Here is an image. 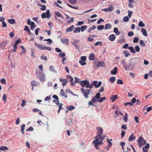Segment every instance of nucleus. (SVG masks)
Instances as JSON below:
<instances>
[{
	"mask_svg": "<svg viewBox=\"0 0 152 152\" xmlns=\"http://www.w3.org/2000/svg\"><path fill=\"white\" fill-rule=\"evenodd\" d=\"M138 25V26L140 27H143L145 26V24L142 21H140L139 22Z\"/></svg>",
	"mask_w": 152,
	"mask_h": 152,
	"instance_id": "58836bf2",
	"label": "nucleus"
},
{
	"mask_svg": "<svg viewBox=\"0 0 152 152\" xmlns=\"http://www.w3.org/2000/svg\"><path fill=\"white\" fill-rule=\"evenodd\" d=\"M100 97V94L99 93H97L93 97L92 99V101L93 102H94L97 100L99 99Z\"/></svg>",
	"mask_w": 152,
	"mask_h": 152,
	"instance_id": "0eeeda50",
	"label": "nucleus"
},
{
	"mask_svg": "<svg viewBox=\"0 0 152 152\" xmlns=\"http://www.w3.org/2000/svg\"><path fill=\"white\" fill-rule=\"evenodd\" d=\"M0 150L3 151L8 150V148L5 146H2L0 147Z\"/></svg>",
	"mask_w": 152,
	"mask_h": 152,
	"instance_id": "37998d69",
	"label": "nucleus"
},
{
	"mask_svg": "<svg viewBox=\"0 0 152 152\" xmlns=\"http://www.w3.org/2000/svg\"><path fill=\"white\" fill-rule=\"evenodd\" d=\"M69 2L72 4H74L77 3L76 0H68Z\"/></svg>",
	"mask_w": 152,
	"mask_h": 152,
	"instance_id": "3c124183",
	"label": "nucleus"
},
{
	"mask_svg": "<svg viewBox=\"0 0 152 152\" xmlns=\"http://www.w3.org/2000/svg\"><path fill=\"white\" fill-rule=\"evenodd\" d=\"M138 145L139 148H141L142 145L145 144L146 141L142 137H140L138 140Z\"/></svg>",
	"mask_w": 152,
	"mask_h": 152,
	"instance_id": "7ed1b4c3",
	"label": "nucleus"
},
{
	"mask_svg": "<svg viewBox=\"0 0 152 152\" xmlns=\"http://www.w3.org/2000/svg\"><path fill=\"white\" fill-rule=\"evenodd\" d=\"M72 44L73 45L75 46V48L76 49L78 50H79L80 46L78 45L76 43H75V42H72Z\"/></svg>",
	"mask_w": 152,
	"mask_h": 152,
	"instance_id": "a18cd8bd",
	"label": "nucleus"
},
{
	"mask_svg": "<svg viewBox=\"0 0 152 152\" xmlns=\"http://www.w3.org/2000/svg\"><path fill=\"white\" fill-rule=\"evenodd\" d=\"M117 83L118 84L121 85H122L123 84L122 80L121 79H118L117 81Z\"/></svg>",
	"mask_w": 152,
	"mask_h": 152,
	"instance_id": "338daca9",
	"label": "nucleus"
},
{
	"mask_svg": "<svg viewBox=\"0 0 152 152\" xmlns=\"http://www.w3.org/2000/svg\"><path fill=\"white\" fill-rule=\"evenodd\" d=\"M112 25L110 23H107L105 25L104 29L107 30L111 28Z\"/></svg>",
	"mask_w": 152,
	"mask_h": 152,
	"instance_id": "dca6fc26",
	"label": "nucleus"
},
{
	"mask_svg": "<svg viewBox=\"0 0 152 152\" xmlns=\"http://www.w3.org/2000/svg\"><path fill=\"white\" fill-rule=\"evenodd\" d=\"M66 108L68 110H74L75 108V107L73 106L70 105V106L67 107Z\"/></svg>",
	"mask_w": 152,
	"mask_h": 152,
	"instance_id": "79ce46f5",
	"label": "nucleus"
},
{
	"mask_svg": "<svg viewBox=\"0 0 152 152\" xmlns=\"http://www.w3.org/2000/svg\"><path fill=\"white\" fill-rule=\"evenodd\" d=\"M87 28V26H83L80 27V31L82 32L84 31Z\"/></svg>",
	"mask_w": 152,
	"mask_h": 152,
	"instance_id": "72a5a7b5",
	"label": "nucleus"
},
{
	"mask_svg": "<svg viewBox=\"0 0 152 152\" xmlns=\"http://www.w3.org/2000/svg\"><path fill=\"white\" fill-rule=\"evenodd\" d=\"M20 47L22 49V53H23L24 54H25L26 52V50L24 48V47L22 45H20Z\"/></svg>",
	"mask_w": 152,
	"mask_h": 152,
	"instance_id": "864d4df0",
	"label": "nucleus"
},
{
	"mask_svg": "<svg viewBox=\"0 0 152 152\" xmlns=\"http://www.w3.org/2000/svg\"><path fill=\"white\" fill-rule=\"evenodd\" d=\"M120 39L118 41V42L120 43H123L126 41V39L124 38V35L122 34H121Z\"/></svg>",
	"mask_w": 152,
	"mask_h": 152,
	"instance_id": "ddd939ff",
	"label": "nucleus"
},
{
	"mask_svg": "<svg viewBox=\"0 0 152 152\" xmlns=\"http://www.w3.org/2000/svg\"><path fill=\"white\" fill-rule=\"evenodd\" d=\"M113 32L115 34L116 36L120 34L121 32L119 31L118 28L115 27L113 29Z\"/></svg>",
	"mask_w": 152,
	"mask_h": 152,
	"instance_id": "a211bd4d",
	"label": "nucleus"
},
{
	"mask_svg": "<svg viewBox=\"0 0 152 152\" xmlns=\"http://www.w3.org/2000/svg\"><path fill=\"white\" fill-rule=\"evenodd\" d=\"M115 38L116 37L114 34H112L110 35V36H109V39L111 41L113 42L115 40Z\"/></svg>",
	"mask_w": 152,
	"mask_h": 152,
	"instance_id": "2eb2a0df",
	"label": "nucleus"
},
{
	"mask_svg": "<svg viewBox=\"0 0 152 152\" xmlns=\"http://www.w3.org/2000/svg\"><path fill=\"white\" fill-rule=\"evenodd\" d=\"M46 6L44 5H42L41 6V8L40 10L42 11H44L46 10Z\"/></svg>",
	"mask_w": 152,
	"mask_h": 152,
	"instance_id": "e2e57ef3",
	"label": "nucleus"
},
{
	"mask_svg": "<svg viewBox=\"0 0 152 152\" xmlns=\"http://www.w3.org/2000/svg\"><path fill=\"white\" fill-rule=\"evenodd\" d=\"M79 63L82 66H84L86 65V63L85 62V61H83L80 60L79 61Z\"/></svg>",
	"mask_w": 152,
	"mask_h": 152,
	"instance_id": "09e8293b",
	"label": "nucleus"
},
{
	"mask_svg": "<svg viewBox=\"0 0 152 152\" xmlns=\"http://www.w3.org/2000/svg\"><path fill=\"white\" fill-rule=\"evenodd\" d=\"M26 126V125L24 124H23L21 126V131L23 134H24V128Z\"/></svg>",
	"mask_w": 152,
	"mask_h": 152,
	"instance_id": "c9c22d12",
	"label": "nucleus"
},
{
	"mask_svg": "<svg viewBox=\"0 0 152 152\" xmlns=\"http://www.w3.org/2000/svg\"><path fill=\"white\" fill-rule=\"evenodd\" d=\"M81 91L84 94V95L85 97L87 99L88 97V95L89 94L90 91V90L88 89H85L83 88H81Z\"/></svg>",
	"mask_w": 152,
	"mask_h": 152,
	"instance_id": "423d86ee",
	"label": "nucleus"
},
{
	"mask_svg": "<svg viewBox=\"0 0 152 152\" xmlns=\"http://www.w3.org/2000/svg\"><path fill=\"white\" fill-rule=\"evenodd\" d=\"M61 42L63 44H65L67 45L69 44V41L68 39H61Z\"/></svg>",
	"mask_w": 152,
	"mask_h": 152,
	"instance_id": "4be33fe9",
	"label": "nucleus"
},
{
	"mask_svg": "<svg viewBox=\"0 0 152 152\" xmlns=\"http://www.w3.org/2000/svg\"><path fill=\"white\" fill-rule=\"evenodd\" d=\"M140 44L142 47L145 46V43L142 40H141L140 41Z\"/></svg>",
	"mask_w": 152,
	"mask_h": 152,
	"instance_id": "8fccbe9b",
	"label": "nucleus"
},
{
	"mask_svg": "<svg viewBox=\"0 0 152 152\" xmlns=\"http://www.w3.org/2000/svg\"><path fill=\"white\" fill-rule=\"evenodd\" d=\"M21 41V39L19 38L15 42V43L14 44L13 47H14V49L13 50V51L14 52H16V49L17 48V45H18L20 42Z\"/></svg>",
	"mask_w": 152,
	"mask_h": 152,
	"instance_id": "6e6552de",
	"label": "nucleus"
},
{
	"mask_svg": "<svg viewBox=\"0 0 152 152\" xmlns=\"http://www.w3.org/2000/svg\"><path fill=\"white\" fill-rule=\"evenodd\" d=\"M104 28L103 25H100L98 26L97 27V29L98 30H103Z\"/></svg>",
	"mask_w": 152,
	"mask_h": 152,
	"instance_id": "4c0bfd02",
	"label": "nucleus"
},
{
	"mask_svg": "<svg viewBox=\"0 0 152 152\" xmlns=\"http://www.w3.org/2000/svg\"><path fill=\"white\" fill-rule=\"evenodd\" d=\"M56 14L59 17L63 19H64V18L62 16V15L59 12H56Z\"/></svg>",
	"mask_w": 152,
	"mask_h": 152,
	"instance_id": "a19ab883",
	"label": "nucleus"
},
{
	"mask_svg": "<svg viewBox=\"0 0 152 152\" xmlns=\"http://www.w3.org/2000/svg\"><path fill=\"white\" fill-rule=\"evenodd\" d=\"M38 78L42 82H43L45 80V77H38Z\"/></svg>",
	"mask_w": 152,
	"mask_h": 152,
	"instance_id": "13d9d810",
	"label": "nucleus"
},
{
	"mask_svg": "<svg viewBox=\"0 0 152 152\" xmlns=\"http://www.w3.org/2000/svg\"><path fill=\"white\" fill-rule=\"evenodd\" d=\"M117 67H115L113 70L111 71L110 73L112 75H115L117 73Z\"/></svg>",
	"mask_w": 152,
	"mask_h": 152,
	"instance_id": "412c9836",
	"label": "nucleus"
},
{
	"mask_svg": "<svg viewBox=\"0 0 152 152\" xmlns=\"http://www.w3.org/2000/svg\"><path fill=\"white\" fill-rule=\"evenodd\" d=\"M34 45L36 47L40 50H47L49 51H51L52 50V48L50 47L46 46L43 45L38 44L37 43H34Z\"/></svg>",
	"mask_w": 152,
	"mask_h": 152,
	"instance_id": "f03ea898",
	"label": "nucleus"
},
{
	"mask_svg": "<svg viewBox=\"0 0 152 152\" xmlns=\"http://www.w3.org/2000/svg\"><path fill=\"white\" fill-rule=\"evenodd\" d=\"M128 118V116L127 114V113H125L124 116V121L125 122H127Z\"/></svg>",
	"mask_w": 152,
	"mask_h": 152,
	"instance_id": "603ef678",
	"label": "nucleus"
},
{
	"mask_svg": "<svg viewBox=\"0 0 152 152\" xmlns=\"http://www.w3.org/2000/svg\"><path fill=\"white\" fill-rule=\"evenodd\" d=\"M44 41H47L48 42V43L47 44H48H48L49 45H50L51 44L53 43L52 40L50 39H45L44 40Z\"/></svg>",
	"mask_w": 152,
	"mask_h": 152,
	"instance_id": "7c9ffc66",
	"label": "nucleus"
},
{
	"mask_svg": "<svg viewBox=\"0 0 152 152\" xmlns=\"http://www.w3.org/2000/svg\"><path fill=\"white\" fill-rule=\"evenodd\" d=\"M101 136H96L95 137V140L93 141V143H97L100 140H101Z\"/></svg>",
	"mask_w": 152,
	"mask_h": 152,
	"instance_id": "393cba45",
	"label": "nucleus"
},
{
	"mask_svg": "<svg viewBox=\"0 0 152 152\" xmlns=\"http://www.w3.org/2000/svg\"><path fill=\"white\" fill-rule=\"evenodd\" d=\"M60 93L62 96H64L65 98L67 97V96L65 94V93L64 92V90L63 89H61Z\"/></svg>",
	"mask_w": 152,
	"mask_h": 152,
	"instance_id": "ea45409f",
	"label": "nucleus"
},
{
	"mask_svg": "<svg viewBox=\"0 0 152 152\" xmlns=\"http://www.w3.org/2000/svg\"><path fill=\"white\" fill-rule=\"evenodd\" d=\"M74 28V26L73 25H72L70 26V27L66 29V32H71L73 30V29Z\"/></svg>",
	"mask_w": 152,
	"mask_h": 152,
	"instance_id": "b1692460",
	"label": "nucleus"
},
{
	"mask_svg": "<svg viewBox=\"0 0 152 152\" xmlns=\"http://www.w3.org/2000/svg\"><path fill=\"white\" fill-rule=\"evenodd\" d=\"M102 42L101 41H98L94 44V45L95 46H97L99 45H100V46H102Z\"/></svg>",
	"mask_w": 152,
	"mask_h": 152,
	"instance_id": "49530a36",
	"label": "nucleus"
},
{
	"mask_svg": "<svg viewBox=\"0 0 152 152\" xmlns=\"http://www.w3.org/2000/svg\"><path fill=\"white\" fill-rule=\"evenodd\" d=\"M95 54L94 53H91L90 54L89 59L90 60L94 61L95 59Z\"/></svg>",
	"mask_w": 152,
	"mask_h": 152,
	"instance_id": "6ab92c4d",
	"label": "nucleus"
},
{
	"mask_svg": "<svg viewBox=\"0 0 152 152\" xmlns=\"http://www.w3.org/2000/svg\"><path fill=\"white\" fill-rule=\"evenodd\" d=\"M64 119L66 120V124H67V125L68 126H70V124H73V123L72 122V120L71 119H69V124L67 122V121H68V120L66 119V118H64Z\"/></svg>",
	"mask_w": 152,
	"mask_h": 152,
	"instance_id": "cd10ccee",
	"label": "nucleus"
},
{
	"mask_svg": "<svg viewBox=\"0 0 152 152\" xmlns=\"http://www.w3.org/2000/svg\"><path fill=\"white\" fill-rule=\"evenodd\" d=\"M75 83H80V80L77 77H75Z\"/></svg>",
	"mask_w": 152,
	"mask_h": 152,
	"instance_id": "680f3d73",
	"label": "nucleus"
},
{
	"mask_svg": "<svg viewBox=\"0 0 152 152\" xmlns=\"http://www.w3.org/2000/svg\"><path fill=\"white\" fill-rule=\"evenodd\" d=\"M118 98L117 95H112L111 96L110 99L112 100V102H114L116 99Z\"/></svg>",
	"mask_w": 152,
	"mask_h": 152,
	"instance_id": "f3484780",
	"label": "nucleus"
},
{
	"mask_svg": "<svg viewBox=\"0 0 152 152\" xmlns=\"http://www.w3.org/2000/svg\"><path fill=\"white\" fill-rule=\"evenodd\" d=\"M80 84L83 88L85 86L87 88H88L89 87L90 83L89 81L88 80H86L81 81Z\"/></svg>",
	"mask_w": 152,
	"mask_h": 152,
	"instance_id": "20e7f679",
	"label": "nucleus"
},
{
	"mask_svg": "<svg viewBox=\"0 0 152 152\" xmlns=\"http://www.w3.org/2000/svg\"><path fill=\"white\" fill-rule=\"evenodd\" d=\"M133 14V12L132 11H131L129 10H128V17L130 18L131 17Z\"/></svg>",
	"mask_w": 152,
	"mask_h": 152,
	"instance_id": "bf43d9fd",
	"label": "nucleus"
},
{
	"mask_svg": "<svg viewBox=\"0 0 152 152\" xmlns=\"http://www.w3.org/2000/svg\"><path fill=\"white\" fill-rule=\"evenodd\" d=\"M135 50L137 52H138L140 50V48L139 46L138 45H137L135 47Z\"/></svg>",
	"mask_w": 152,
	"mask_h": 152,
	"instance_id": "de8ad7c7",
	"label": "nucleus"
},
{
	"mask_svg": "<svg viewBox=\"0 0 152 152\" xmlns=\"http://www.w3.org/2000/svg\"><path fill=\"white\" fill-rule=\"evenodd\" d=\"M104 19L102 18L99 19L97 21V24H99L101 22H104Z\"/></svg>",
	"mask_w": 152,
	"mask_h": 152,
	"instance_id": "0e129e2a",
	"label": "nucleus"
},
{
	"mask_svg": "<svg viewBox=\"0 0 152 152\" xmlns=\"http://www.w3.org/2000/svg\"><path fill=\"white\" fill-rule=\"evenodd\" d=\"M80 27H77L75 28L73 31V32L74 33H77V32L80 33Z\"/></svg>",
	"mask_w": 152,
	"mask_h": 152,
	"instance_id": "bb28decb",
	"label": "nucleus"
},
{
	"mask_svg": "<svg viewBox=\"0 0 152 152\" xmlns=\"http://www.w3.org/2000/svg\"><path fill=\"white\" fill-rule=\"evenodd\" d=\"M139 61L138 58L136 57L134 58H131L130 60V62L127 64V66H129V68L132 67L137 64Z\"/></svg>",
	"mask_w": 152,
	"mask_h": 152,
	"instance_id": "f257e3e1",
	"label": "nucleus"
},
{
	"mask_svg": "<svg viewBox=\"0 0 152 152\" xmlns=\"http://www.w3.org/2000/svg\"><path fill=\"white\" fill-rule=\"evenodd\" d=\"M97 130L98 131H100V132H98L97 133V136H101L102 134L103 130L102 128L98 127L96 128Z\"/></svg>",
	"mask_w": 152,
	"mask_h": 152,
	"instance_id": "9b49d317",
	"label": "nucleus"
},
{
	"mask_svg": "<svg viewBox=\"0 0 152 152\" xmlns=\"http://www.w3.org/2000/svg\"><path fill=\"white\" fill-rule=\"evenodd\" d=\"M97 81L95 80L93 81V84L94 86L96 88L99 87L102 85V83L101 81H99L97 84Z\"/></svg>",
	"mask_w": 152,
	"mask_h": 152,
	"instance_id": "1a4fd4ad",
	"label": "nucleus"
},
{
	"mask_svg": "<svg viewBox=\"0 0 152 152\" xmlns=\"http://www.w3.org/2000/svg\"><path fill=\"white\" fill-rule=\"evenodd\" d=\"M136 137L134 136L133 134H132L131 135L129 136L128 140L129 141L134 140H135Z\"/></svg>",
	"mask_w": 152,
	"mask_h": 152,
	"instance_id": "aec40b11",
	"label": "nucleus"
},
{
	"mask_svg": "<svg viewBox=\"0 0 152 152\" xmlns=\"http://www.w3.org/2000/svg\"><path fill=\"white\" fill-rule=\"evenodd\" d=\"M58 56L61 58H65V53L64 52H61V53L58 54Z\"/></svg>",
	"mask_w": 152,
	"mask_h": 152,
	"instance_id": "f704fd0d",
	"label": "nucleus"
},
{
	"mask_svg": "<svg viewBox=\"0 0 152 152\" xmlns=\"http://www.w3.org/2000/svg\"><path fill=\"white\" fill-rule=\"evenodd\" d=\"M129 18L128 16H125L123 19V20L124 22H127L129 20Z\"/></svg>",
	"mask_w": 152,
	"mask_h": 152,
	"instance_id": "c03bdc74",
	"label": "nucleus"
},
{
	"mask_svg": "<svg viewBox=\"0 0 152 152\" xmlns=\"http://www.w3.org/2000/svg\"><path fill=\"white\" fill-rule=\"evenodd\" d=\"M121 64L123 65L125 67V68L126 69H129V66H127V64H126L125 62V61L124 60H122Z\"/></svg>",
	"mask_w": 152,
	"mask_h": 152,
	"instance_id": "a878e982",
	"label": "nucleus"
},
{
	"mask_svg": "<svg viewBox=\"0 0 152 152\" xmlns=\"http://www.w3.org/2000/svg\"><path fill=\"white\" fill-rule=\"evenodd\" d=\"M106 99L105 97H103L101 98H100L99 99L97 100L96 101L99 102H101L105 100Z\"/></svg>",
	"mask_w": 152,
	"mask_h": 152,
	"instance_id": "c756f323",
	"label": "nucleus"
},
{
	"mask_svg": "<svg viewBox=\"0 0 152 152\" xmlns=\"http://www.w3.org/2000/svg\"><path fill=\"white\" fill-rule=\"evenodd\" d=\"M139 40V39L138 37H135L133 39V42L134 43H136L138 42Z\"/></svg>",
	"mask_w": 152,
	"mask_h": 152,
	"instance_id": "4d7b16f0",
	"label": "nucleus"
},
{
	"mask_svg": "<svg viewBox=\"0 0 152 152\" xmlns=\"http://www.w3.org/2000/svg\"><path fill=\"white\" fill-rule=\"evenodd\" d=\"M0 82L3 84H6V80L4 78L1 79L0 80Z\"/></svg>",
	"mask_w": 152,
	"mask_h": 152,
	"instance_id": "69168bd1",
	"label": "nucleus"
},
{
	"mask_svg": "<svg viewBox=\"0 0 152 152\" xmlns=\"http://www.w3.org/2000/svg\"><path fill=\"white\" fill-rule=\"evenodd\" d=\"M96 66L98 67L102 66V67H105L106 65L105 63L103 61H99L96 63Z\"/></svg>",
	"mask_w": 152,
	"mask_h": 152,
	"instance_id": "9d476101",
	"label": "nucleus"
},
{
	"mask_svg": "<svg viewBox=\"0 0 152 152\" xmlns=\"http://www.w3.org/2000/svg\"><path fill=\"white\" fill-rule=\"evenodd\" d=\"M141 31L144 36L145 37L147 36V31L144 28H142L141 29Z\"/></svg>",
	"mask_w": 152,
	"mask_h": 152,
	"instance_id": "5701e85b",
	"label": "nucleus"
},
{
	"mask_svg": "<svg viewBox=\"0 0 152 152\" xmlns=\"http://www.w3.org/2000/svg\"><path fill=\"white\" fill-rule=\"evenodd\" d=\"M114 9L113 6H110L107 8L103 9H102V11H104L105 12H110L113 10Z\"/></svg>",
	"mask_w": 152,
	"mask_h": 152,
	"instance_id": "4468645a",
	"label": "nucleus"
},
{
	"mask_svg": "<svg viewBox=\"0 0 152 152\" xmlns=\"http://www.w3.org/2000/svg\"><path fill=\"white\" fill-rule=\"evenodd\" d=\"M128 49L130 50V52L132 53H135V50L134 48L132 46H130L128 47Z\"/></svg>",
	"mask_w": 152,
	"mask_h": 152,
	"instance_id": "2f4dec72",
	"label": "nucleus"
},
{
	"mask_svg": "<svg viewBox=\"0 0 152 152\" xmlns=\"http://www.w3.org/2000/svg\"><path fill=\"white\" fill-rule=\"evenodd\" d=\"M49 69L51 72H53L54 73L57 72L56 71L55 69L53 66H50Z\"/></svg>",
	"mask_w": 152,
	"mask_h": 152,
	"instance_id": "e433bc0d",
	"label": "nucleus"
},
{
	"mask_svg": "<svg viewBox=\"0 0 152 152\" xmlns=\"http://www.w3.org/2000/svg\"><path fill=\"white\" fill-rule=\"evenodd\" d=\"M40 30V29L39 28H37L35 30V33L36 35L37 36L39 34V31Z\"/></svg>",
	"mask_w": 152,
	"mask_h": 152,
	"instance_id": "052dcab7",
	"label": "nucleus"
},
{
	"mask_svg": "<svg viewBox=\"0 0 152 152\" xmlns=\"http://www.w3.org/2000/svg\"><path fill=\"white\" fill-rule=\"evenodd\" d=\"M150 147V145L149 143L146 144V145L143 147L142 150L143 152H147L148 149Z\"/></svg>",
	"mask_w": 152,
	"mask_h": 152,
	"instance_id": "f8f14e48",
	"label": "nucleus"
},
{
	"mask_svg": "<svg viewBox=\"0 0 152 152\" xmlns=\"http://www.w3.org/2000/svg\"><path fill=\"white\" fill-rule=\"evenodd\" d=\"M9 36L11 38H12L14 36V31H12L9 34Z\"/></svg>",
	"mask_w": 152,
	"mask_h": 152,
	"instance_id": "774afa93",
	"label": "nucleus"
},
{
	"mask_svg": "<svg viewBox=\"0 0 152 152\" xmlns=\"http://www.w3.org/2000/svg\"><path fill=\"white\" fill-rule=\"evenodd\" d=\"M7 21L9 23L11 24L15 23V20L13 19H8Z\"/></svg>",
	"mask_w": 152,
	"mask_h": 152,
	"instance_id": "c85d7f7f",
	"label": "nucleus"
},
{
	"mask_svg": "<svg viewBox=\"0 0 152 152\" xmlns=\"http://www.w3.org/2000/svg\"><path fill=\"white\" fill-rule=\"evenodd\" d=\"M70 77V81L71 82V85L72 86H74L75 83L73 82V79L72 77Z\"/></svg>",
	"mask_w": 152,
	"mask_h": 152,
	"instance_id": "5fc2aeb1",
	"label": "nucleus"
},
{
	"mask_svg": "<svg viewBox=\"0 0 152 152\" xmlns=\"http://www.w3.org/2000/svg\"><path fill=\"white\" fill-rule=\"evenodd\" d=\"M51 17L50 14V11L49 10H47L46 12L43 13L41 15V17L42 18H46L49 19Z\"/></svg>",
	"mask_w": 152,
	"mask_h": 152,
	"instance_id": "39448f33",
	"label": "nucleus"
},
{
	"mask_svg": "<svg viewBox=\"0 0 152 152\" xmlns=\"http://www.w3.org/2000/svg\"><path fill=\"white\" fill-rule=\"evenodd\" d=\"M115 78L114 77H112L110 78L109 80L110 82L113 83L115 81Z\"/></svg>",
	"mask_w": 152,
	"mask_h": 152,
	"instance_id": "6e6d98bb",
	"label": "nucleus"
},
{
	"mask_svg": "<svg viewBox=\"0 0 152 152\" xmlns=\"http://www.w3.org/2000/svg\"><path fill=\"white\" fill-rule=\"evenodd\" d=\"M31 29L32 30H33L35 28V23L34 22L31 21V24L30 25Z\"/></svg>",
	"mask_w": 152,
	"mask_h": 152,
	"instance_id": "473e14b6",
	"label": "nucleus"
}]
</instances>
